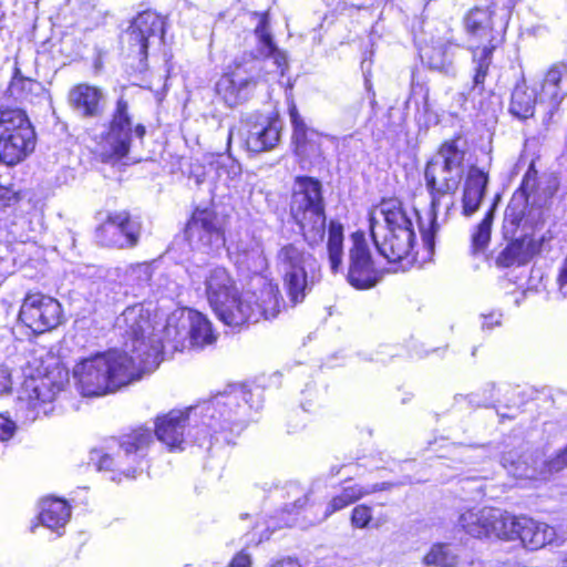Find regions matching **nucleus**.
<instances>
[{
  "mask_svg": "<svg viewBox=\"0 0 567 567\" xmlns=\"http://www.w3.org/2000/svg\"><path fill=\"white\" fill-rule=\"evenodd\" d=\"M252 393L244 385H230L205 401L185 411L172 410L157 417L155 434L169 450L179 449L185 442L187 423L200 417L204 436L223 434L230 442L228 434H239L250 421V411L260 408L259 401H252Z\"/></svg>",
  "mask_w": 567,
  "mask_h": 567,
  "instance_id": "1",
  "label": "nucleus"
},
{
  "mask_svg": "<svg viewBox=\"0 0 567 567\" xmlns=\"http://www.w3.org/2000/svg\"><path fill=\"white\" fill-rule=\"evenodd\" d=\"M249 18L256 22L254 37L256 39L255 52H244L235 58L229 71L220 76L216 83V92L230 106L246 102L255 91L261 79L262 62L271 59L275 66L271 72L284 75L287 68V55L276 45L269 28L267 13L250 12Z\"/></svg>",
  "mask_w": 567,
  "mask_h": 567,
  "instance_id": "2",
  "label": "nucleus"
},
{
  "mask_svg": "<svg viewBox=\"0 0 567 567\" xmlns=\"http://www.w3.org/2000/svg\"><path fill=\"white\" fill-rule=\"evenodd\" d=\"M142 363H135L127 352L110 351L81 360L73 368V378L83 396H102L140 380L144 373H151L158 367V344Z\"/></svg>",
  "mask_w": 567,
  "mask_h": 567,
  "instance_id": "3",
  "label": "nucleus"
},
{
  "mask_svg": "<svg viewBox=\"0 0 567 567\" xmlns=\"http://www.w3.org/2000/svg\"><path fill=\"white\" fill-rule=\"evenodd\" d=\"M466 154V142L461 135L444 141L436 154L426 163L424 179L431 196L429 225L420 220L422 241L429 254H433L435 234L439 230L437 210L443 197L453 195L463 178V163Z\"/></svg>",
  "mask_w": 567,
  "mask_h": 567,
  "instance_id": "4",
  "label": "nucleus"
},
{
  "mask_svg": "<svg viewBox=\"0 0 567 567\" xmlns=\"http://www.w3.org/2000/svg\"><path fill=\"white\" fill-rule=\"evenodd\" d=\"M371 237L389 262L406 259L414 247L415 233L412 218L396 198L383 199L369 214Z\"/></svg>",
  "mask_w": 567,
  "mask_h": 567,
  "instance_id": "5",
  "label": "nucleus"
},
{
  "mask_svg": "<svg viewBox=\"0 0 567 567\" xmlns=\"http://www.w3.org/2000/svg\"><path fill=\"white\" fill-rule=\"evenodd\" d=\"M290 213L310 246L320 244L326 234V214L321 183L308 176L295 178Z\"/></svg>",
  "mask_w": 567,
  "mask_h": 567,
  "instance_id": "6",
  "label": "nucleus"
},
{
  "mask_svg": "<svg viewBox=\"0 0 567 567\" xmlns=\"http://www.w3.org/2000/svg\"><path fill=\"white\" fill-rule=\"evenodd\" d=\"M313 256L306 251L301 243H287L276 254V268L282 278L289 300L300 303L315 284Z\"/></svg>",
  "mask_w": 567,
  "mask_h": 567,
  "instance_id": "7",
  "label": "nucleus"
},
{
  "mask_svg": "<svg viewBox=\"0 0 567 567\" xmlns=\"http://www.w3.org/2000/svg\"><path fill=\"white\" fill-rule=\"evenodd\" d=\"M153 441L152 431L140 427L121 437L118 451L114 457L93 450L90 460L97 471L116 472L117 476H112L113 481L121 480V476L135 477Z\"/></svg>",
  "mask_w": 567,
  "mask_h": 567,
  "instance_id": "8",
  "label": "nucleus"
},
{
  "mask_svg": "<svg viewBox=\"0 0 567 567\" xmlns=\"http://www.w3.org/2000/svg\"><path fill=\"white\" fill-rule=\"evenodd\" d=\"M37 135L25 112L0 109V161L12 166L27 158L35 148Z\"/></svg>",
  "mask_w": 567,
  "mask_h": 567,
  "instance_id": "9",
  "label": "nucleus"
},
{
  "mask_svg": "<svg viewBox=\"0 0 567 567\" xmlns=\"http://www.w3.org/2000/svg\"><path fill=\"white\" fill-rule=\"evenodd\" d=\"M115 328L126 338L125 346L130 349L128 357L135 358V363H142L147 357V352L153 350L155 343L158 344V364L162 361V341L154 339L153 331L155 326L152 320L150 309L137 303L127 307L115 321Z\"/></svg>",
  "mask_w": 567,
  "mask_h": 567,
  "instance_id": "10",
  "label": "nucleus"
},
{
  "mask_svg": "<svg viewBox=\"0 0 567 567\" xmlns=\"http://www.w3.org/2000/svg\"><path fill=\"white\" fill-rule=\"evenodd\" d=\"M467 34L477 40L480 44L471 47L473 53V63L475 64V74L473 78V89L483 90V84L492 63V54L496 47L494 43V30L492 22V12L486 8L472 9L464 19Z\"/></svg>",
  "mask_w": 567,
  "mask_h": 567,
  "instance_id": "11",
  "label": "nucleus"
},
{
  "mask_svg": "<svg viewBox=\"0 0 567 567\" xmlns=\"http://www.w3.org/2000/svg\"><path fill=\"white\" fill-rule=\"evenodd\" d=\"M164 19L154 11L138 13L122 37L128 55L138 60L140 71L146 68L147 49L153 43H161L164 35Z\"/></svg>",
  "mask_w": 567,
  "mask_h": 567,
  "instance_id": "12",
  "label": "nucleus"
},
{
  "mask_svg": "<svg viewBox=\"0 0 567 567\" xmlns=\"http://www.w3.org/2000/svg\"><path fill=\"white\" fill-rule=\"evenodd\" d=\"M19 319L34 333L51 331L62 323V306L53 297L29 293L21 305Z\"/></svg>",
  "mask_w": 567,
  "mask_h": 567,
  "instance_id": "13",
  "label": "nucleus"
},
{
  "mask_svg": "<svg viewBox=\"0 0 567 567\" xmlns=\"http://www.w3.org/2000/svg\"><path fill=\"white\" fill-rule=\"evenodd\" d=\"M351 241L347 279L357 289L372 288L381 280L382 274L374 266L364 234L353 233Z\"/></svg>",
  "mask_w": 567,
  "mask_h": 567,
  "instance_id": "14",
  "label": "nucleus"
},
{
  "mask_svg": "<svg viewBox=\"0 0 567 567\" xmlns=\"http://www.w3.org/2000/svg\"><path fill=\"white\" fill-rule=\"evenodd\" d=\"M187 236L192 245L206 254L225 245L220 221L213 209L197 208L187 224Z\"/></svg>",
  "mask_w": 567,
  "mask_h": 567,
  "instance_id": "15",
  "label": "nucleus"
},
{
  "mask_svg": "<svg viewBox=\"0 0 567 567\" xmlns=\"http://www.w3.org/2000/svg\"><path fill=\"white\" fill-rule=\"evenodd\" d=\"M502 462L504 467H508V472L513 476L528 480H545L567 467V446L548 456L536 454L535 456H525L524 460L519 458L517 461L504 455Z\"/></svg>",
  "mask_w": 567,
  "mask_h": 567,
  "instance_id": "16",
  "label": "nucleus"
},
{
  "mask_svg": "<svg viewBox=\"0 0 567 567\" xmlns=\"http://www.w3.org/2000/svg\"><path fill=\"white\" fill-rule=\"evenodd\" d=\"M141 228V223L127 212L113 213L96 229V238L106 247L132 248L138 244Z\"/></svg>",
  "mask_w": 567,
  "mask_h": 567,
  "instance_id": "17",
  "label": "nucleus"
},
{
  "mask_svg": "<svg viewBox=\"0 0 567 567\" xmlns=\"http://www.w3.org/2000/svg\"><path fill=\"white\" fill-rule=\"evenodd\" d=\"M237 134L249 152L261 153L272 150L280 140L278 121L262 115H250L243 120Z\"/></svg>",
  "mask_w": 567,
  "mask_h": 567,
  "instance_id": "18",
  "label": "nucleus"
},
{
  "mask_svg": "<svg viewBox=\"0 0 567 567\" xmlns=\"http://www.w3.org/2000/svg\"><path fill=\"white\" fill-rule=\"evenodd\" d=\"M506 535L503 539H519L529 550H537L551 544L556 538V530L546 523L537 522L527 516H513L508 514Z\"/></svg>",
  "mask_w": 567,
  "mask_h": 567,
  "instance_id": "19",
  "label": "nucleus"
},
{
  "mask_svg": "<svg viewBox=\"0 0 567 567\" xmlns=\"http://www.w3.org/2000/svg\"><path fill=\"white\" fill-rule=\"evenodd\" d=\"M507 517L508 513L498 508H472L460 515L458 525L466 534L476 538L495 536L503 539L506 535Z\"/></svg>",
  "mask_w": 567,
  "mask_h": 567,
  "instance_id": "20",
  "label": "nucleus"
},
{
  "mask_svg": "<svg viewBox=\"0 0 567 567\" xmlns=\"http://www.w3.org/2000/svg\"><path fill=\"white\" fill-rule=\"evenodd\" d=\"M205 293L207 300L217 316H223L230 322L243 320V313H231L225 306V302L234 296L237 287L234 279L224 267H213L204 275Z\"/></svg>",
  "mask_w": 567,
  "mask_h": 567,
  "instance_id": "21",
  "label": "nucleus"
},
{
  "mask_svg": "<svg viewBox=\"0 0 567 567\" xmlns=\"http://www.w3.org/2000/svg\"><path fill=\"white\" fill-rule=\"evenodd\" d=\"M132 132L133 122L128 102L120 96L116 100L109 130L104 136V143L107 147L106 153L116 158L124 157L130 151Z\"/></svg>",
  "mask_w": 567,
  "mask_h": 567,
  "instance_id": "22",
  "label": "nucleus"
},
{
  "mask_svg": "<svg viewBox=\"0 0 567 567\" xmlns=\"http://www.w3.org/2000/svg\"><path fill=\"white\" fill-rule=\"evenodd\" d=\"M229 258L244 271L261 275L268 268L262 243L255 237H247L231 243L227 247Z\"/></svg>",
  "mask_w": 567,
  "mask_h": 567,
  "instance_id": "23",
  "label": "nucleus"
},
{
  "mask_svg": "<svg viewBox=\"0 0 567 567\" xmlns=\"http://www.w3.org/2000/svg\"><path fill=\"white\" fill-rule=\"evenodd\" d=\"M68 103L81 118H95L104 113L105 95L97 86L80 83L70 89Z\"/></svg>",
  "mask_w": 567,
  "mask_h": 567,
  "instance_id": "24",
  "label": "nucleus"
},
{
  "mask_svg": "<svg viewBox=\"0 0 567 567\" xmlns=\"http://www.w3.org/2000/svg\"><path fill=\"white\" fill-rule=\"evenodd\" d=\"M545 240V236H542L540 239H535L527 235L513 239L498 251L495 257V264L499 268L525 265L535 255L540 252L542 245Z\"/></svg>",
  "mask_w": 567,
  "mask_h": 567,
  "instance_id": "25",
  "label": "nucleus"
},
{
  "mask_svg": "<svg viewBox=\"0 0 567 567\" xmlns=\"http://www.w3.org/2000/svg\"><path fill=\"white\" fill-rule=\"evenodd\" d=\"M567 94V63L553 64L544 75L538 99L547 103L550 112L557 110Z\"/></svg>",
  "mask_w": 567,
  "mask_h": 567,
  "instance_id": "26",
  "label": "nucleus"
},
{
  "mask_svg": "<svg viewBox=\"0 0 567 567\" xmlns=\"http://www.w3.org/2000/svg\"><path fill=\"white\" fill-rule=\"evenodd\" d=\"M61 389V385L53 384L49 378H31L24 381L19 393V401L30 410L37 411L38 413L41 411L47 413V410L44 408L42 409V406L45 403L52 402Z\"/></svg>",
  "mask_w": 567,
  "mask_h": 567,
  "instance_id": "27",
  "label": "nucleus"
},
{
  "mask_svg": "<svg viewBox=\"0 0 567 567\" xmlns=\"http://www.w3.org/2000/svg\"><path fill=\"white\" fill-rule=\"evenodd\" d=\"M182 328L186 331V339L188 338L194 347L203 348L216 340L210 322L196 310H182Z\"/></svg>",
  "mask_w": 567,
  "mask_h": 567,
  "instance_id": "28",
  "label": "nucleus"
},
{
  "mask_svg": "<svg viewBox=\"0 0 567 567\" xmlns=\"http://www.w3.org/2000/svg\"><path fill=\"white\" fill-rule=\"evenodd\" d=\"M392 487L391 483H377L372 485H360L352 484L348 486H343L339 494L332 497V499L328 503L324 516L328 517L331 514L341 511L357 501L361 499L364 496L371 495L373 493L380 491H386Z\"/></svg>",
  "mask_w": 567,
  "mask_h": 567,
  "instance_id": "29",
  "label": "nucleus"
},
{
  "mask_svg": "<svg viewBox=\"0 0 567 567\" xmlns=\"http://www.w3.org/2000/svg\"><path fill=\"white\" fill-rule=\"evenodd\" d=\"M254 303H256V295L252 292H244L239 293L238 290L235 291L234 296L228 298L225 302L226 308L234 315L243 313V320L238 322H230L228 319L223 316H218V318L227 326L230 327H240L248 322H257L260 319V309L255 308Z\"/></svg>",
  "mask_w": 567,
  "mask_h": 567,
  "instance_id": "30",
  "label": "nucleus"
},
{
  "mask_svg": "<svg viewBox=\"0 0 567 567\" xmlns=\"http://www.w3.org/2000/svg\"><path fill=\"white\" fill-rule=\"evenodd\" d=\"M487 182L488 177L483 171L477 167H471L466 177L463 194L464 215L470 216L478 209Z\"/></svg>",
  "mask_w": 567,
  "mask_h": 567,
  "instance_id": "31",
  "label": "nucleus"
},
{
  "mask_svg": "<svg viewBox=\"0 0 567 567\" xmlns=\"http://www.w3.org/2000/svg\"><path fill=\"white\" fill-rule=\"evenodd\" d=\"M71 517V508L68 503L60 498H44L40 503L39 520L51 529L63 528Z\"/></svg>",
  "mask_w": 567,
  "mask_h": 567,
  "instance_id": "32",
  "label": "nucleus"
},
{
  "mask_svg": "<svg viewBox=\"0 0 567 567\" xmlns=\"http://www.w3.org/2000/svg\"><path fill=\"white\" fill-rule=\"evenodd\" d=\"M458 49L460 47L457 44L443 41L424 50L422 58L427 60V64L431 69L449 74L454 70V58Z\"/></svg>",
  "mask_w": 567,
  "mask_h": 567,
  "instance_id": "33",
  "label": "nucleus"
},
{
  "mask_svg": "<svg viewBox=\"0 0 567 567\" xmlns=\"http://www.w3.org/2000/svg\"><path fill=\"white\" fill-rule=\"evenodd\" d=\"M152 337L161 339L162 350L168 344L175 350L179 347L183 348L186 340V331L182 328V310L168 316L166 324L161 329L155 328Z\"/></svg>",
  "mask_w": 567,
  "mask_h": 567,
  "instance_id": "34",
  "label": "nucleus"
},
{
  "mask_svg": "<svg viewBox=\"0 0 567 567\" xmlns=\"http://www.w3.org/2000/svg\"><path fill=\"white\" fill-rule=\"evenodd\" d=\"M536 93L525 84H517L512 93L509 112L519 120H526L534 115Z\"/></svg>",
  "mask_w": 567,
  "mask_h": 567,
  "instance_id": "35",
  "label": "nucleus"
},
{
  "mask_svg": "<svg viewBox=\"0 0 567 567\" xmlns=\"http://www.w3.org/2000/svg\"><path fill=\"white\" fill-rule=\"evenodd\" d=\"M458 563L457 550L446 543L433 544L422 558V564L426 567H457Z\"/></svg>",
  "mask_w": 567,
  "mask_h": 567,
  "instance_id": "36",
  "label": "nucleus"
},
{
  "mask_svg": "<svg viewBox=\"0 0 567 567\" xmlns=\"http://www.w3.org/2000/svg\"><path fill=\"white\" fill-rule=\"evenodd\" d=\"M327 250L330 269L337 274L342 267L343 257V226L339 221L331 220L329 224Z\"/></svg>",
  "mask_w": 567,
  "mask_h": 567,
  "instance_id": "37",
  "label": "nucleus"
},
{
  "mask_svg": "<svg viewBox=\"0 0 567 567\" xmlns=\"http://www.w3.org/2000/svg\"><path fill=\"white\" fill-rule=\"evenodd\" d=\"M528 208V199L526 194L522 192H516L511 202L508 203L505 216H504V231L505 236L508 234L514 235L516 228L520 225L526 216V210Z\"/></svg>",
  "mask_w": 567,
  "mask_h": 567,
  "instance_id": "38",
  "label": "nucleus"
},
{
  "mask_svg": "<svg viewBox=\"0 0 567 567\" xmlns=\"http://www.w3.org/2000/svg\"><path fill=\"white\" fill-rule=\"evenodd\" d=\"M303 133L302 137L298 134H292L296 153L303 158H320L322 156L321 135L308 126L303 128Z\"/></svg>",
  "mask_w": 567,
  "mask_h": 567,
  "instance_id": "39",
  "label": "nucleus"
},
{
  "mask_svg": "<svg viewBox=\"0 0 567 567\" xmlns=\"http://www.w3.org/2000/svg\"><path fill=\"white\" fill-rule=\"evenodd\" d=\"M278 293V289L269 285L261 291L260 303L258 302L259 298L256 296V303H254V307L260 309V318L268 320L275 318L279 313Z\"/></svg>",
  "mask_w": 567,
  "mask_h": 567,
  "instance_id": "40",
  "label": "nucleus"
},
{
  "mask_svg": "<svg viewBox=\"0 0 567 567\" xmlns=\"http://www.w3.org/2000/svg\"><path fill=\"white\" fill-rule=\"evenodd\" d=\"M494 219V212L491 208L483 220L476 226L472 235V248L474 252L484 250L491 240L492 223Z\"/></svg>",
  "mask_w": 567,
  "mask_h": 567,
  "instance_id": "41",
  "label": "nucleus"
},
{
  "mask_svg": "<svg viewBox=\"0 0 567 567\" xmlns=\"http://www.w3.org/2000/svg\"><path fill=\"white\" fill-rule=\"evenodd\" d=\"M152 276V265L148 262H141L126 267L124 280L131 286L144 287L151 281Z\"/></svg>",
  "mask_w": 567,
  "mask_h": 567,
  "instance_id": "42",
  "label": "nucleus"
},
{
  "mask_svg": "<svg viewBox=\"0 0 567 567\" xmlns=\"http://www.w3.org/2000/svg\"><path fill=\"white\" fill-rule=\"evenodd\" d=\"M287 494L293 498L291 504H286V509L291 512L293 509H301L308 503V491L302 488L299 484L290 483L288 485Z\"/></svg>",
  "mask_w": 567,
  "mask_h": 567,
  "instance_id": "43",
  "label": "nucleus"
},
{
  "mask_svg": "<svg viewBox=\"0 0 567 567\" xmlns=\"http://www.w3.org/2000/svg\"><path fill=\"white\" fill-rule=\"evenodd\" d=\"M372 519V509L367 505H357L351 513V524L355 528H367Z\"/></svg>",
  "mask_w": 567,
  "mask_h": 567,
  "instance_id": "44",
  "label": "nucleus"
},
{
  "mask_svg": "<svg viewBox=\"0 0 567 567\" xmlns=\"http://www.w3.org/2000/svg\"><path fill=\"white\" fill-rule=\"evenodd\" d=\"M18 194L13 189L0 185V210L18 203Z\"/></svg>",
  "mask_w": 567,
  "mask_h": 567,
  "instance_id": "45",
  "label": "nucleus"
},
{
  "mask_svg": "<svg viewBox=\"0 0 567 567\" xmlns=\"http://www.w3.org/2000/svg\"><path fill=\"white\" fill-rule=\"evenodd\" d=\"M289 116H290V121H291V124H292V127H293V134H298L299 136L302 137V135L305 134L303 133V128L307 127V124L305 123V121L300 116L296 105H292L289 109Z\"/></svg>",
  "mask_w": 567,
  "mask_h": 567,
  "instance_id": "46",
  "label": "nucleus"
},
{
  "mask_svg": "<svg viewBox=\"0 0 567 567\" xmlns=\"http://www.w3.org/2000/svg\"><path fill=\"white\" fill-rule=\"evenodd\" d=\"M16 431V424L8 417L0 415V441H8Z\"/></svg>",
  "mask_w": 567,
  "mask_h": 567,
  "instance_id": "47",
  "label": "nucleus"
},
{
  "mask_svg": "<svg viewBox=\"0 0 567 567\" xmlns=\"http://www.w3.org/2000/svg\"><path fill=\"white\" fill-rule=\"evenodd\" d=\"M12 389L11 373L6 368H0V395L9 393Z\"/></svg>",
  "mask_w": 567,
  "mask_h": 567,
  "instance_id": "48",
  "label": "nucleus"
},
{
  "mask_svg": "<svg viewBox=\"0 0 567 567\" xmlns=\"http://www.w3.org/2000/svg\"><path fill=\"white\" fill-rule=\"evenodd\" d=\"M482 318H483V322H482L483 329H493L494 327H497L501 324L502 315L499 312L493 311L488 315H482Z\"/></svg>",
  "mask_w": 567,
  "mask_h": 567,
  "instance_id": "49",
  "label": "nucleus"
},
{
  "mask_svg": "<svg viewBox=\"0 0 567 567\" xmlns=\"http://www.w3.org/2000/svg\"><path fill=\"white\" fill-rule=\"evenodd\" d=\"M489 394L484 400H477L475 394L467 395L470 403L476 406H487V402L493 399L492 391L495 389L494 384H489ZM457 401L460 399H466V396L460 394L455 398Z\"/></svg>",
  "mask_w": 567,
  "mask_h": 567,
  "instance_id": "50",
  "label": "nucleus"
},
{
  "mask_svg": "<svg viewBox=\"0 0 567 567\" xmlns=\"http://www.w3.org/2000/svg\"><path fill=\"white\" fill-rule=\"evenodd\" d=\"M251 566V558L250 556L245 553L240 551L230 561L229 567H250Z\"/></svg>",
  "mask_w": 567,
  "mask_h": 567,
  "instance_id": "51",
  "label": "nucleus"
},
{
  "mask_svg": "<svg viewBox=\"0 0 567 567\" xmlns=\"http://www.w3.org/2000/svg\"><path fill=\"white\" fill-rule=\"evenodd\" d=\"M557 281H558L560 291L566 296L567 295V257L563 261Z\"/></svg>",
  "mask_w": 567,
  "mask_h": 567,
  "instance_id": "52",
  "label": "nucleus"
},
{
  "mask_svg": "<svg viewBox=\"0 0 567 567\" xmlns=\"http://www.w3.org/2000/svg\"><path fill=\"white\" fill-rule=\"evenodd\" d=\"M226 161L228 162V164L225 162L219 163V169L226 171L227 173L233 174L234 176L239 175L241 172L240 165L230 158H226Z\"/></svg>",
  "mask_w": 567,
  "mask_h": 567,
  "instance_id": "53",
  "label": "nucleus"
},
{
  "mask_svg": "<svg viewBox=\"0 0 567 567\" xmlns=\"http://www.w3.org/2000/svg\"><path fill=\"white\" fill-rule=\"evenodd\" d=\"M269 567H301V565L292 558H285L271 564Z\"/></svg>",
  "mask_w": 567,
  "mask_h": 567,
  "instance_id": "54",
  "label": "nucleus"
},
{
  "mask_svg": "<svg viewBox=\"0 0 567 567\" xmlns=\"http://www.w3.org/2000/svg\"><path fill=\"white\" fill-rule=\"evenodd\" d=\"M20 82H29L31 83L30 80H27L24 79L21 74H20V70L19 69H16V72H14V76L12 79V82H11V85L14 87L16 85H18V83Z\"/></svg>",
  "mask_w": 567,
  "mask_h": 567,
  "instance_id": "55",
  "label": "nucleus"
},
{
  "mask_svg": "<svg viewBox=\"0 0 567 567\" xmlns=\"http://www.w3.org/2000/svg\"><path fill=\"white\" fill-rule=\"evenodd\" d=\"M134 133H135V135H136L137 137L143 138V137H144V135H145V133H146V130H145L144 125L138 124V125H136V126L134 127Z\"/></svg>",
  "mask_w": 567,
  "mask_h": 567,
  "instance_id": "56",
  "label": "nucleus"
},
{
  "mask_svg": "<svg viewBox=\"0 0 567 567\" xmlns=\"http://www.w3.org/2000/svg\"><path fill=\"white\" fill-rule=\"evenodd\" d=\"M235 137V128H230L228 133V143H230Z\"/></svg>",
  "mask_w": 567,
  "mask_h": 567,
  "instance_id": "57",
  "label": "nucleus"
},
{
  "mask_svg": "<svg viewBox=\"0 0 567 567\" xmlns=\"http://www.w3.org/2000/svg\"><path fill=\"white\" fill-rule=\"evenodd\" d=\"M331 471H332V474H333V475H337V474L339 473L340 468L332 467V470H331Z\"/></svg>",
  "mask_w": 567,
  "mask_h": 567,
  "instance_id": "58",
  "label": "nucleus"
},
{
  "mask_svg": "<svg viewBox=\"0 0 567 567\" xmlns=\"http://www.w3.org/2000/svg\"><path fill=\"white\" fill-rule=\"evenodd\" d=\"M498 414H499V416H501L502 419H504V417L513 419V417H514V416H512V415H507V414H501V413H498Z\"/></svg>",
  "mask_w": 567,
  "mask_h": 567,
  "instance_id": "59",
  "label": "nucleus"
},
{
  "mask_svg": "<svg viewBox=\"0 0 567 567\" xmlns=\"http://www.w3.org/2000/svg\"><path fill=\"white\" fill-rule=\"evenodd\" d=\"M566 257H567V255H566Z\"/></svg>",
  "mask_w": 567,
  "mask_h": 567,
  "instance_id": "60",
  "label": "nucleus"
}]
</instances>
